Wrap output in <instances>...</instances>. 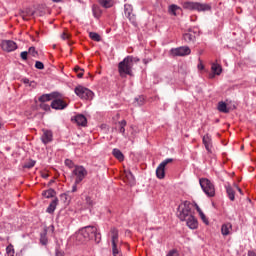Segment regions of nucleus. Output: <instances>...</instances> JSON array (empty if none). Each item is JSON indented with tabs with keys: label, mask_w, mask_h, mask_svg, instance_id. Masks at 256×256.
<instances>
[{
	"label": "nucleus",
	"mask_w": 256,
	"mask_h": 256,
	"mask_svg": "<svg viewBox=\"0 0 256 256\" xmlns=\"http://www.w3.org/2000/svg\"><path fill=\"white\" fill-rule=\"evenodd\" d=\"M42 196L45 197L46 199H51V197H55V190L53 189H48L42 192Z\"/></svg>",
	"instance_id": "obj_27"
},
{
	"label": "nucleus",
	"mask_w": 256,
	"mask_h": 256,
	"mask_svg": "<svg viewBox=\"0 0 256 256\" xmlns=\"http://www.w3.org/2000/svg\"><path fill=\"white\" fill-rule=\"evenodd\" d=\"M77 185L76 182L74 183V185L72 186V193H76L77 191Z\"/></svg>",
	"instance_id": "obj_46"
},
{
	"label": "nucleus",
	"mask_w": 256,
	"mask_h": 256,
	"mask_svg": "<svg viewBox=\"0 0 256 256\" xmlns=\"http://www.w3.org/2000/svg\"><path fill=\"white\" fill-rule=\"evenodd\" d=\"M1 48L3 51H6V53H11V51H15L17 49V43L12 40H3L1 42Z\"/></svg>",
	"instance_id": "obj_10"
},
{
	"label": "nucleus",
	"mask_w": 256,
	"mask_h": 256,
	"mask_svg": "<svg viewBox=\"0 0 256 256\" xmlns=\"http://www.w3.org/2000/svg\"><path fill=\"white\" fill-rule=\"evenodd\" d=\"M112 255L113 256H123V253H121V250L117 248V245L112 246Z\"/></svg>",
	"instance_id": "obj_32"
},
{
	"label": "nucleus",
	"mask_w": 256,
	"mask_h": 256,
	"mask_svg": "<svg viewBox=\"0 0 256 256\" xmlns=\"http://www.w3.org/2000/svg\"><path fill=\"white\" fill-rule=\"evenodd\" d=\"M70 35L69 33L67 32H64L62 35H61V39H63L64 41H66L67 39H69Z\"/></svg>",
	"instance_id": "obj_43"
},
{
	"label": "nucleus",
	"mask_w": 256,
	"mask_h": 256,
	"mask_svg": "<svg viewBox=\"0 0 256 256\" xmlns=\"http://www.w3.org/2000/svg\"><path fill=\"white\" fill-rule=\"evenodd\" d=\"M77 77L78 79H81L83 77V72H78Z\"/></svg>",
	"instance_id": "obj_51"
},
{
	"label": "nucleus",
	"mask_w": 256,
	"mask_h": 256,
	"mask_svg": "<svg viewBox=\"0 0 256 256\" xmlns=\"http://www.w3.org/2000/svg\"><path fill=\"white\" fill-rule=\"evenodd\" d=\"M112 155L115 157V159H117L118 161H124L125 160V156L123 155V152H121V150L114 148L112 151Z\"/></svg>",
	"instance_id": "obj_22"
},
{
	"label": "nucleus",
	"mask_w": 256,
	"mask_h": 256,
	"mask_svg": "<svg viewBox=\"0 0 256 256\" xmlns=\"http://www.w3.org/2000/svg\"><path fill=\"white\" fill-rule=\"evenodd\" d=\"M52 109L56 110H63L67 108V104L65 101L61 100L59 97L54 98V100L51 103Z\"/></svg>",
	"instance_id": "obj_14"
},
{
	"label": "nucleus",
	"mask_w": 256,
	"mask_h": 256,
	"mask_svg": "<svg viewBox=\"0 0 256 256\" xmlns=\"http://www.w3.org/2000/svg\"><path fill=\"white\" fill-rule=\"evenodd\" d=\"M225 189L230 201H235V190L231 187V184H226Z\"/></svg>",
	"instance_id": "obj_20"
},
{
	"label": "nucleus",
	"mask_w": 256,
	"mask_h": 256,
	"mask_svg": "<svg viewBox=\"0 0 256 256\" xmlns=\"http://www.w3.org/2000/svg\"><path fill=\"white\" fill-rule=\"evenodd\" d=\"M139 61H140V59H139V58H135V57H133V62H135V63H139Z\"/></svg>",
	"instance_id": "obj_53"
},
{
	"label": "nucleus",
	"mask_w": 256,
	"mask_h": 256,
	"mask_svg": "<svg viewBox=\"0 0 256 256\" xmlns=\"http://www.w3.org/2000/svg\"><path fill=\"white\" fill-rule=\"evenodd\" d=\"M235 189L239 191L240 195H243V190H241V188H239L237 185H235Z\"/></svg>",
	"instance_id": "obj_48"
},
{
	"label": "nucleus",
	"mask_w": 256,
	"mask_h": 256,
	"mask_svg": "<svg viewBox=\"0 0 256 256\" xmlns=\"http://www.w3.org/2000/svg\"><path fill=\"white\" fill-rule=\"evenodd\" d=\"M28 55H29V52H27V51L21 52L20 57H21L22 61H27Z\"/></svg>",
	"instance_id": "obj_41"
},
{
	"label": "nucleus",
	"mask_w": 256,
	"mask_h": 256,
	"mask_svg": "<svg viewBox=\"0 0 256 256\" xmlns=\"http://www.w3.org/2000/svg\"><path fill=\"white\" fill-rule=\"evenodd\" d=\"M89 37L92 39V41H101V36L97 32H90Z\"/></svg>",
	"instance_id": "obj_31"
},
{
	"label": "nucleus",
	"mask_w": 256,
	"mask_h": 256,
	"mask_svg": "<svg viewBox=\"0 0 256 256\" xmlns=\"http://www.w3.org/2000/svg\"><path fill=\"white\" fill-rule=\"evenodd\" d=\"M56 256H65V255H63V254L61 253V251L57 250V251H56Z\"/></svg>",
	"instance_id": "obj_52"
},
{
	"label": "nucleus",
	"mask_w": 256,
	"mask_h": 256,
	"mask_svg": "<svg viewBox=\"0 0 256 256\" xmlns=\"http://www.w3.org/2000/svg\"><path fill=\"white\" fill-rule=\"evenodd\" d=\"M203 145L208 153H213V141L209 134H206L202 138Z\"/></svg>",
	"instance_id": "obj_12"
},
{
	"label": "nucleus",
	"mask_w": 256,
	"mask_h": 256,
	"mask_svg": "<svg viewBox=\"0 0 256 256\" xmlns=\"http://www.w3.org/2000/svg\"><path fill=\"white\" fill-rule=\"evenodd\" d=\"M23 83H25V84L29 83V79L25 78V79L23 80Z\"/></svg>",
	"instance_id": "obj_55"
},
{
	"label": "nucleus",
	"mask_w": 256,
	"mask_h": 256,
	"mask_svg": "<svg viewBox=\"0 0 256 256\" xmlns=\"http://www.w3.org/2000/svg\"><path fill=\"white\" fill-rule=\"evenodd\" d=\"M211 69L214 72V75H220L223 72V68L217 63H213Z\"/></svg>",
	"instance_id": "obj_26"
},
{
	"label": "nucleus",
	"mask_w": 256,
	"mask_h": 256,
	"mask_svg": "<svg viewBox=\"0 0 256 256\" xmlns=\"http://www.w3.org/2000/svg\"><path fill=\"white\" fill-rule=\"evenodd\" d=\"M28 53L29 55H32V57H37L38 55L37 50H35V47H30Z\"/></svg>",
	"instance_id": "obj_34"
},
{
	"label": "nucleus",
	"mask_w": 256,
	"mask_h": 256,
	"mask_svg": "<svg viewBox=\"0 0 256 256\" xmlns=\"http://www.w3.org/2000/svg\"><path fill=\"white\" fill-rule=\"evenodd\" d=\"M111 235H112V246L117 245L119 241V231L117 228L111 229Z\"/></svg>",
	"instance_id": "obj_21"
},
{
	"label": "nucleus",
	"mask_w": 256,
	"mask_h": 256,
	"mask_svg": "<svg viewBox=\"0 0 256 256\" xmlns=\"http://www.w3.org/2000/svg\"><path fill=\"white\" fill-rule=\"evenodd\" d=\"M73 175L76 176V184L81 183L85 177H87V169L83 166H75L74 170L72 171Z\"/></svg>",
	"instance_id": "obj_9"
},
{
	"label": "nucleus",
	"mask_w": 256,
	"mask_h": 256,
	"mask_svg": "<svg viewBox=\"0 0 256 256\" xmlns=\"http://www.w3.org/2000/svg\"><path fill=\"white\" fill-rule=\"evenodd\" d=\"M169 163H173L172 158H167L159 164V166L156 169V177L158 179H165V167H167Z\"/></svg>",
	"instance_id": "obj_8"
},
{
	"label": "nucleus",
	"mask_w": 256,
	"mask_h": 256,
	"mask_svg": "<svg viewBox=\"0 0 256 256\" xmlns=\"http://www.w3.org/2000/svg\"><path fill=\"white\" fill-rule=\"evenodd\" d=\"M41 141L44 143V145L51 143V141H53V132L51 130L43 129Z\"/></svg>",
	"instance_id": "obj_13"
},
{
	"label": "nucleus",
	"mask_w": 256,
	"mask_h": 256,
	"mask_svg": "<svg viewBox=\"0 0 256 256\" xmlns=\"http://www.w3.org/2000/svg\"><path fill=\"white\" fill-rule=\"evenodd\" d=\"M97 1L99 5H101V7H103L104 9H111V7L115 5L114 0H97Z\"/></svg>",
	"instance_id": "obj_19"
},
{
	"label": "nucleus",
	"mask_w": 256,
	"mask_h": 256,
	"mask_svg": "<svg viewBox=\"0 0 256 256\" xmlns=\"http://www.w3.org/2000/svg\"><path fill=\"white\" fill-rule=\"evenodd\" d=\"M248 256H256V253L255 251H248Z\"/></svg>",
	"instance_id": "obj_49"
},
{
	"label": "nucleus",
	"mask_w": 256,
	"mask_h": 256,
	"mask_svg": "<svg viewBox=\"0 0 256 256\" xmlns=\"http://www.w3.org/2000/svg\"><path fill=\"white\" fill-rule=\"evenodd\" d=\"M124 13L127 19H129V21L135 25L136 20L135 15L133 14V6L131 4L124 5Z\"/></svg>",
	"instance_id": "obj_11"
},
{
	"label": "nucleus",
	"mask_w": 256,
	"mask_h": 256,
	"mask_svg": "<svg viewBox=\"0 0 256 256\" xmlns=\"http://www.w3.org/2000/svg\"><path fill=\"white\" fill-rule=\"evenodd\" d=\"M183 39L184 41H186V43H191V41H195V35L191 33H185L183 35Z\"/></svg>",
	"instance_id": "obj_30"
},
{
	"label": "nucleus",
	"mask_w": 256,
	"mask_h": 256,
	"mask_svg": "<svg viewBox=\"0 0 256 256\" xmlns=\"http://www.w3.org/2000/svg\"><path fill=\"white\" fill-rule=\"evenodd\" d=\"M184 221H186V225L189 227V229H197V227H199V222L197 221V218L193 216V214L184 219Z\"/></svg>",
	"instance_id": "obj_16"
},
{
	"label": "nucleus",
	"mask_w": 256,
	"mask_h": 256,
	"mask_svg": "<svg viewBox=\"0 0 256 256\" xmlns=\"http://www.w3.org/2000/svg\"><path fill=\"white\" fill-rule=\"evenodd\" d=\"M78 237H83L86 241L95 239L96 243L101 241V233L97 232V227L86 226L78 231Z\"/></svg>",
	"instance_id": "obj_1"
},
{
	"label": "nucleus",
	"mask_w": 256,
	"mask_h": 256,
	"mask_svg": "<svg viewBox=\"0 0 256 256\" xmlns=\"http://www.w3.org/2000/svg\"><path fill=\"white\" fill-rule=\"evenodd\" d=\"M199 183L202 191H204L207 197H215V185L211 183V180L207 178H201Z\"/></svg>",
	"instance_id": "obj_4"
},
{
	"label": "nucleus",
	"mask_w": 256,
	"mask_h": 256,
	"mask_svg": "<svg viewBox=\"0 0 256 256\" xmlns=\"http://www.w3.org/2000/svg\"><path fill=\"white\" fill-rule=\"evenodd\" d=\"M35 160H30L29 162H27L25 165H24V167L26 168V169H32V167H35Z\"/></svg>",
	"instance_id": "obj_33"
},
{
	"label": "nucleus",
	"mask_w": 256,
	"mask_h": 256,
	"mask_svg": "<svg viewBox=\"0 0 256 256\" xmlns=\"http://www.w3.org/2000/svg\"><path fill=\"white\" fill-rule=\"evenodd\" d=\"M196 211L199 213V215H200L201 213H203V211L201 210V208H200L199 206H197V205H196Z\"/></svg>",
	"instance_id": "obj_50"
},
{
	"label": "nucleus",
	"mask_w": 256,
	"mask_h": 256,
	"mask_svg": "<svg viewBox=\"0 0 256 256\" xmlns=\"http://www.w3.org/2000/svg\"><path fill=\"white\" fill-rule=\"evenodd\" d=\"M74 121L75 123H77V125H80L81 127H85V125H87V118L83 114L76 115Z\"/></svg>",
	"instance_id": "obj_18"
},
{
	"label": "nucleus",
	"mask_w": 256,
	"mask_h": 256,
	"mask_svg": "<svg viewBox=\"0 0 256 256\" xmlns=\"http://www.w3.org/2000/svg\"><path fill=\"white\" fill-rule=\"evenodd\" d=\"M57 97H61V94L58 92H52L50 94H44L38 98L40 103H47V101H51V99H57Z\"/></svg>",
	"instance_id": "obj_15"
},
{
	"label": "nucleus",
	"mask_w": 256,
	"mask_h": 256,
	"mask_svg": "<svg viewBox=\"0 0 256 256\" xmlns=\"http://www.w3.org/2000/svg\"><path fill=\"white\" fill-rule=\"evenodd\" d=\"M35 67L36 69H45V65L41 61H36Z\"/></svg>",
	"instance_id": "obj_37"
},
{
	"label": "nucleus",
	"mask_w": 256,
	"mask_h": 256,
	"mask_svg": "<svg viewBox=\"0 0 256 256\" xmlns=\"http://www.w3.org/2000/svg\"><path fill=\"white\" fill-rule=\"evenodd\" d=\"M74 93L79 97L80 99H84L86 101H91L93 99V91L89 90V88H85L83 86H77L74 89Z\"/></svg>",
	"instance_id": "obj_6"
},
{
	"label": "nucleus",
	"mask_w": 256,
	"mask_h": 256,
	"mask_svg": "<svg viewBox=\"0 0 256 256\" xmlns=\"http://www.w3.org/2000/svg\"><path fill=\"white\" fill-rule=\"evenodd\" d=\"M41 108L44 109V111H49L50 106L47 104H41Z\"/></svg>",
	"instance_id": "obj_44"
},
{
	"label": "nucleus",
	"mask_w": 256,
	"mask_h": 256,
	"mask_svg": "<svg viewBox=\"0 0 256 256\" xmlns=\"http://www.w3.org/2000/svg\"><path fill=\"white\" fill-rule=\"evenodd\" d=\"M178 11H181V7H179L175 4H172L171 6H169V13L171 15L177 16Z\"/></svg>",
	"instance_id": "obj_29"
},
{
	"label": "nucleus",
	"mask_w": 256,
	"mask_h": 256,
	"mask_svg": "<svg viewBox=\"0 0 256 256\" xmlns=\"http://www.w3.org/2000/svg\"><path fill=\"white\" fill-rule=\"evenodd\" d=\"M199 216H200V219H202V221L204 223H209L208 220H207V217L205 216V213L200 212Z\"/></svg>",
	"instance_id": "obj_42"
},
{
	"label": "nucleus",
	"mask_w": 256,
	"mask_h": 256,
	"mask_svg": "<svg viewBox=\"0 0 256 256\" xmlns=\"http://www.w3.org/2000/svg\"><path fill=\"white\" fill-rule=\"evenodd\" d=\"M92 12H93V15L95 17V19H99V17H101L103 11L101 10V7H99V5H93L92 6Z\"/></svg>",
	"instance_id": "obj_23"
},
{
	"label": "nucleus",
	"mask_w": 256,
	"mask_h": 256,
	"mask_svg": "<svg viewBox=\"0 0 256 256\" xmlns=\"http://www.w3.org/2000/svg\"><path fill=\"white\" fill-rule=\"evenodd\" d=\"M232 231H233V224H231V222L224 223L221 226V233L224 237H227V235H231Z\"/></svg>",
	"instance_id": "obj_17"
},
{
	"label": "nucleus",
	"mask_w": 256,
	"mask_h": 256,
	"mask_svg": "<svg viewBox=\"0 0 256 256\" xmlns=\"http://www.w3.org/2000/svg\"><path fill=\"white\" fill-rule=\"evenodd\" d=\"M191 209H193V204L189 201H184L178 206V217L180 221H185V219L193 215Z\"/></svg>",
	"instance_id": "obj_3"
},
{
	"label": "nucleus",
	"mask_w": 256,
	"mask_h": 256,
	"mask_svg": "<svg viewBox=\"0 0 256 256\" xmlns=\"http://www.w3.org/2000/svg\"><path fill=\"white\" fill-rule=\"evenodd\" d=\"M198 69H199V71H203V69H205V66L203 65V62H200L198 64Z\"/></svg>",
	"instance_id": "obj_45"
},
{
	"label": "nucleus",
	"mask_w": 256,
	"mask_h": 256,
	"mask_svg": "<svg viewBox=\"0 0 256 256\" xmlns=\"http://www.w3.org/2000/svg\"><path fill=\"white\" fill-rule=\"evenodd\" d=\"M170 55L172 57H185L191 55V48L189 46H181L178 48H172L170 50Z\"/></svg>",
	"instance_id": "obj_7"
},
{
	"label": "nucleus",
	"mask_w": 256,
	"mask_h": 256,
	"mask_svg": "<svg viewBox=\"0 0 256 256\" xmlns=\"http://www.w3.org/2000/svg\"><path fill=\"white\" fill-rule=\"evenodd\" d=\"M182 7L189 11H211L209 4H201L199 2H184Z\"/></svg>",
	"instance_id": "obj_5"
},
{
	"label": "nucleus",
	"mask_w": 256,
	"mask_h": 256,
	"mask_svg": "<svg viewBox=\"0 0 256 256\" xmlns=\"http://www.w3.org/2000/svg\"><path fill=\"white\" fill-rule=\"evenodd\" d=\"M57 203H59V199H54L47 208V213H55V209H57Z\"/></svg>",
	"instance_id": "obj_24"
},
{
	"label": "nucleus",
	"mask_w": 256,
	"mask_h": 256,
	"mask_svg": "<svg viewBox=\"0 0 256 256\" xmlns=\"http://www.w3.org/2000/svg\"><path fill=\"white\" fill-rule=\"evenodd\" d=\"M118 125H119V133H121L123 137H127V134H125V127H127V121L122 120L118 122Z\"/></svg>",
	"instance_id": "obj_25"
},
{
	"label": "nucleus",
	"mask_w": 256,
	"mask_h": 256,
	"mask_svg": "<svg viewBox=\"0 0 256 256\" xmlns=\"http://www.w3.org/2000/svg\"><path fill=\"white\" fill-rule=\"evenodd\" d=\"M74 71H75V73H79V71H83V69H81L79 66H76L74 68Z\"/></svg>",
	"instance_id": "obj_47"
},
{
	"label": "nucleus",
	"mask_w": 256,
	"mask_h": 256,
	"mask_svg": "<svg viewBox=\"0 0 256 256\" xmlns=\"http://www.w3.org/2000/svg\"><path fill=\"white\" fill-rule=\"evenodd\" d=\"M86 203L89 207H93V205H95V202L89 196L86 197Z\"/></svg>",
	"instance_id": "obj_39"
},
{
	"label": "nucleus",
	"mask_w": 256,
	"mask_h": 256,
	"mask_svg": "<svg viewBox=\"0 0 256 256\" xmlns=\"http://www.w3.org/2000/svg\"><path fill=\"white\" fill-rule=\"evenodd\" d=\"M218 111H220V113H229V108H227V104L225 102H219Z\"/></svg>",
	"instance_id": "obj_28"
},
{
	"label": "nucleus",
	"mask_w": 256,
	"mask_h": 256,
	"mask_svg": "<svg viewBox=\"0 0 256 256\" xmlns=\"http://www.w3.org/2000/svg\"><path fill=\"white\" fill-rule=\"evenodd\" d=\"M255 83H256V78H255Z\"/></svg>",
	"instance_id": "obj_57"
},
{
	"label": "nucleus",
	"mask_w": 256,
	"mask_h": 256,
	"mask_svg": "<svg viewBox=\"0 0 256 256\" xmlns=\"http://www.w3.org/2000/svg\"><path fill=\"white\" fill-rule=\"evenodd\" d=\"M166 256H179V252L176 249L170 250Z\"/></svg>",
	"instance_id": "obj_38"
},
{
	"label": "nucleus",
	"mask_w": 256,
	"mask_h": 256,
	"mask_svg": "<svg viewBox=\"0 0 256 256\" xmlns=\"http://www.w3.org/2000/svg\"><path fill=\"white\" fill-rule=\"evenodd\" d=\"M53 1V3H61V1H63V0H52Z\"/></svg>",
	"instance_id": "obj_54"
},
{
	"label": "nucleus",
	"mask_w": 256,
	"mask_h": 256,
	"mask_svg": "<svg viewBox=\"0 0 256 256\" xmlns=\"http://www.w3.org/2000/svg\"><path fill=\"white\" fill-rule=\"evenodd\" d=\"M118 72L120 77L125 75H133V56H127L118 64Z\"/></svg>",
	"instance_id": "obj_2"
},
{
	"label": "nucleus",
	"mask_w": 256,
	"mask_h": 256,
	"mask_svg": "<svg viewBox=\"0 0 256 256\" xmlns=\"http://www.w3.org/2000/svg\"><path fill=\"white\" fill-rule=\"evenodd\" d=\"M143 63L147 64V61L144 59V60H143Z\"/></svg>",
	"instance_id": "obj_56"
},
{
	"label": "nucleus",
	"mask_w": 256,
	"mask_h": 256,
	"mask_svg": "<svg viewBox=\"0 0 256 256\" xmlns=\"http://www.w3.org/2000/svg\"><path fill=\"white\" fill-rule=\"evenodd\" d=\"M65 165H66V167H69V169H73L75 164L73 163V160L66 159L65 160Z\"/></svg>",
	"instance_id": "obj_35"
},
{
	"label": "nucleus",
	"mask_w": 256,
	"mask_h": 256,
	"mask_svg": "<svg viewBox=\"0 0 256 256\" xmlns=\"http://www.w3.org/2000/svg\"><path fill=\"white\" fill-rule=\"evenodd\" d=\"M40 243H41L42 245H46V244H47V235H45V234L41 235V237H40Z\"/></svg>",
	"instance_id": "obj_40"
},
{
	"label": "nucleus",
	"mask_w": 256,
	"mask_h": 256,
	"mask_svg": "<svg viewBox=\"0 0 256 256\" xmlns=\"http://www.w3.org/2000/svg\"><path fill=\"white\" fill-rule=\"evenodd\" d=\"M136 102L138 103V105H144L145 104V97L143 96H139L138 98H136Z\"/></svg>",
	"instance_id": "obj_36"
}]
</instances>
